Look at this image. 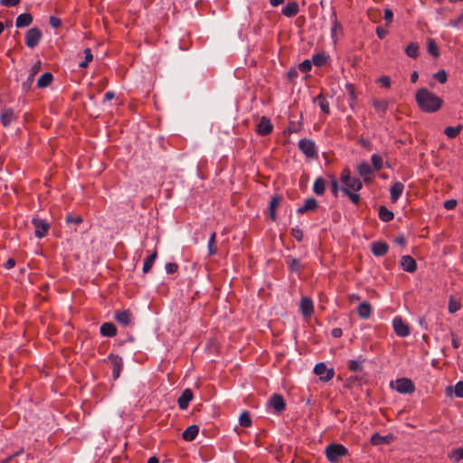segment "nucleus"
Instances as JSON below:
<instances>
[{
    "label": "nucleus",
    "instance_id": "f257e3e1",
    "mask_svg": "<svg viewBox=\"0 0 463 463\" xmlns=\"http://www.w3.org/2000/svg\"><path fill=\"white\" fill-rule=\"evenodd\" d=\"M415 99L419 108L427 113L438 111L442 105V99L426 88L420 89Z\"/></svg>",
    "mask_w": 463,
    "mask_h": 463
},
{
    "label": "nucleus",
    "instance_id": "f03ea898",
    "mask_svg": "<svg viewBox=\"0 0 463 463\" xmlns=\"http://www.w3.org/2000/svg\"><path fill=\"white\" fill-rule=\"evenodd\" d=\"M326 458L331 463H338L339 460L348 455V449L342 444L331 443L326 447Z\"/></svg>",
    "mask_w": 463,
    "mask_h": 463
},
{
    "label": "nucleus",
    "instance_id": "7ed1b4c3",
    "mask_svg": "<svg viewBox=\"0 0 463 463\" xmlns=\"http://www.w3.org/2000/svg\"><path fill=\"white\" fill-rule=\"evenodd\" d=\"M392 389L402 394H411L415 391V386L412 381L409 378H400L394 383H391Z\"/></svg>",
    "mask_w": 463,
    "mask_h": 463
},
{
    "label": "nucleus",
    "instance_id": "20e7f679",
    "mask_svg": "<svg viewBox=\"0 0 463 463\" xmlns=\"http://www.w3.org/2000/svg\"><path fill=\"white\" fill-rule=\"evenodd\" d=\"M42 37H43V33L40 31V29H38L37 27L29 29L26 32L25 37H24V42H25L26 46L30 49H33L34 47H36L39 44Z\"/></svg>",
    "mask_w": 463,
    "mask_h": 463
},
{
    "label": "nucleus",
    "instance_id": "39448f33",
    "mask_svg": "<svg viewBox=\"0 0 463 463\" xmlns=\"http://www.w3.org/2000/svg\"><path fill=\"white\" fill-rule=\"evenodd\" d=\"M299 150L307 157L313 158L317 156V151L314 141L307 138H302L298 142Z\"/></svg>",
    "mask_w": 463,
    "mask_h": 463
},
{
    "label": "nucleus",
    "instance_id": "423d86ee",
    "mask_svg": "<svg viewBox=\"0 0 463 463\" xmlns=\"http://www.w3.org/2000/svg\"><path fill=\"white\" fill-rule=\"evenodd\" d=\"M32 223L34 226L35 237L43 238L47 234L50 225L45 220L40 218H33Z\"/></svg>",
    "mask_w": 463,
    "mask_h": 463
},
{
    "label": "nucleus",
    "instance_id": "0eeeda50",
    "mask_svg": "<svg viewBox=\"0 0 463 463\" xmlns=\"http://www.w3.org/2000/svg\"><path fill=\"white\" fill-rule=\"evenodd\" d=\"M392 326L395 333L401 337H405L410 335L409 326L399 316L392 319Z\"/></svg>",
    "mask_w": 463,
    "mask_h": 463
},
{
    "label": "nucleus",
    "instance_id": "6e6552de",
    "mask_svg": "<svg viewBox=\"0 0 463 463\" xmlns=\"http://www.w3.org/2000/svg\"><path fill=\"white\" fill-rule=\"evenodd\" d=\"M315 374L318 375L322 381L327 382L331 380L335 372L333 369H327L326 365L324 363H319L314 367Z\"/></svg>",
    "mask_w": 463,
    "mask_h": 463
},
{
    "label": "nucleus",
    "instance_id": "1a4fd4ad",
    "mask_svg": "<svg viewBox=\"0 0 463 463\" xmlns=\"http://www.w3.org/2000/svg\"><path fill=\"white\" fill-rule=\"evenodd\" d=\"M109 361L111 363L112 365V378L113 380H117L120 373L123 369V361L122 358L118 355L110 354L108 356Z\"/></svg>",
    "mask_w": 463,
    "mask_h": 463
},
{
    "label": "nucleus",
    "instance_id": "9d476101",
    "mask_svg": "<svg viewBox=\"0 0 463 463\" xmlns=\"http://www.w3.org/2000/svg\"><path fill=\"white\" fill-rule=\"evenodd\" d=\"M115 320L123 326H129L132 325L133 316L130 310H118L115 312Z\"/></svg>",
    "mask_w": 463,
    "mask_h": 463
},
{
    "label": "nucleus",
    "instance_id": "9b49d317",
    "mask_svg": "<svg viewBox=\"0 0 463 463\" xmlns=\"http://www.w3.org/2000/svg\"><path fill=\"white\" fill-rule=\"evenodd\" d=\"M41 61H38L32 66L26 80L22 83V88L24 91H28L31 89L34 76L41 71Z\"/></svg>",
    "mask_w": 463,
    "mask_h": 463
},
{
    "label": "nucleus",
    "instance_id": "f8f14e48",
    "mask_svg": "<svg viewBox=\"0 0 463 463\" xmlns=\"http://www.w3.org/2000/svg\"><path fill=\"white\" fill-rule=\"evenodd\" d=\"M272 130L273 125L271 124L270 120L266 117H262L257 125V133L261 136H266L271 133Z\"/></svg>",
    "mask_w": 463,
    "mask_h": 463
},
{
    "label": "nucleus",
    "instance_id": "ddd939ff",
    "mask_svg": "<svg viewBox=\"0 0 463 463\" xmlns=\"http://www.w3.org/2000/svg\"><path fill=\"white\" fill-rule=\"evenodd\" d=\"M269 404L277 412H281L286 408L285 401L280 394H273L269 399Z\"/></svg>",
    "mask_w": 463,
    "mask_h": 463
},
{
    "label": "nucleus",
    "instance_id": "4468645a",
    "mask_svg": "<svg viewBox=\"0 0 463 463\" xmlns=\"http://www.w3.org/2000/svg\"><path fill=\"white\" fill-rule=\"evenodd\" d=\"M373 169L369 165L367 162H362L357 165V172L361 177H363L365 183L372 181L370 175L373 174Z\"/></svg>",
    "mask_w": 463,
    "mask_h": 463
},
{
    "label": "nucleus",
    "instance_id": "2eb2a0df",
    "mask_svg": "<svg viewBox=\"0 0 463 463\" xmlns=\"http://www.w3.org/2000/svg\"><path fill=\"white\" fill-rule=\"evenodd\" d=\"M401 266L403 270L412 273L417 269V263L415 260L410 255H404L401 260Z\"/></svg>",
    "mask_w": 463,
    "mask_h": 463
},
{
    "label": "nucleus",
    "instance_id": "dca6fc26",
    "mask_svg": "<svg viewBox=\"0 0 463 463\" xmlns=\"http://www.w3.org/2000/svg\"><path fill=\"white\" fill-rule=\"evenodd\" d=\"M17 117L14 114V111L12 109H5L0 115L1 123L5 127L10 126L14 120H16Z\"/></svg>",
    "mask_w": 463,
    "mask_h": 463
},
{
    "label": "nucleus",
    "instance_id": "f3484780",
    "mask_svg": "<svg viewBox=\"0 0 463 463\" xmlns=\"http://www.w3.org/2000/svg\"><path fill=\"white\" fill-rule=\"evenodd\" d=\"M404 190V184L401 182H394L390 188L391 200L392 203L398 201Z\"/></svg>",
    "mask_w": 463,
    "mask_h": 463
},
{
    "label": "nucleus",
    "instance_id": "a211bd4d",
    "mask_svg": "<svg viewBox=\"0 0 463 463\" xmlns=\"http://www.w3.org/2000/svg\"><path fill=\"white\" fill-rule=\"evenodd\" d=\"M300 309L304 317H310L314 312V305L311 298L304 297L300 301Z\"/></svg>",
    "mask_w": 463,
    "mask_h": 463
},
{
    "label": "nucleus",
    "instance_id": "6ab92c4d",
    "mask_svg": "<svg viewBox=\"0 0 463 463\" xmlns=\"http://www.w3.org/2000/svg\"><path fill=\"white\" fill-rule=\"evenodd\" d=\"M389 246L386 242L374 241L372 243V252L376 257H382L387 253Z\"/></svg>",
    "mask_w": 463,
    "mask_h": 463
},
{
    "label": "nucleus",
    "instance_id": "aec40b11",
    "mask_svg": "<svg viewBox=\"0 0 463 463\" xmlns=\"http://www.w3.org/2000/svg\"><path fill=\"white\" fill-rule=\"evenodd\" d=\"M318 207V203L317 201L313 198V197H310V198H307L306 201H305V203L303 206L299 207L298 209V213L299 214H304V213H307L308 212H313L315 211L317 208Z\"/></svg>",
    "mask_w": 463,
    "mask_h": 463
},
{
    "label": "nucleus",
    "instance_id": "412c9836",
    "mask_svg": "<svg viewBox=\"0 0 463 463\" xmlns=\"http://www.w3.org/2000/svg\"><path fill=\"white\" fill-rule=\"evenodd\" d=\"M193 399V392L190 389H185L181 396L178 398V406L182 410H185L188 407L189 402Z\"/></svg>",
    "mask_w": 463,
    "mask_h": 463
},
{
    "label": "nucleus",
    "instance_id": "4be33fe9",
    "mask_svg": "<svg viewBox=\"0 0 463 463\" xmlns=\"http://www.w3.org/2000/svg\"><path fill=\"white\" fill-rule=\"evenodd\" d=\"M99 331L101 335L112 337L117 334V327L113 323L106 322L100 326Z\"/></svg>",
    "mask_w": 463,
    "mask_h": 463
},
{
    "label": "nucleus",
    "instance_id": "5701e85b",
    "mask_svg": "<svg viewBox=\"0 0 463 463\" xmlns=\"http://www.w3.org/2000/svg\"><path fill=\"white\" fill-rule=\"evenodd\" d=\"M282 200V197L280 195H275L272 196L269 204V217L272 221H276L277 219V213L276 210L280 204Z\"/></svg>",
    "mask_w": 463,
    "mask_h": 463
},
{
    "label": "nucleus",
    "instance_id": "b1692460",
    "mask_svg": "<svg viewBox=\"0 0 463 463\" xmlns=\"http://www.w3.org/2000/svg\"><path fill=\"white\" fill-rule=\"evenodd\" d=\"M299 11L298 4L295 1L289 2L282 8V14L286 17H293Z\"/></svg>",
    "mask_w": 463,
    "mask_h": 463
},
{
    "label": "nucleus",
    "instance_id": "393cba45",
    "mask_svg": "<svg viewBox=\"0 0 463 463\" xmlns=\"http://www.w3.org/2000/svg\"><path fill=\"white\" fill-rule=\"evenodd\" d=\"M198 432L199 427L197 425H190L184 430L182 437L186 441H192L195 439Z\"/></svg>",
    "mask_w": 463,
    "mask_h": 463
},
{
    "label": "nucleus",
    "instance_id": "a878e982",
    "mask_svg": "<svg viewBox=\"0 0 463 463\" xmlns=\"http://www.w3.org/2000/svg\"><path fill=\"white\" fill-rule=\"evenodd\" d=\"M357 312L361 318L367 319L372 314V307L368 302L364 301L358 306Z\"/></svg>",
    "mask_w": 463,
    "mask_h": 463
},
{
    "label": "nucleus",
    "instance_id": "bb28decb",
    "mask_svg": "<svg viewBox=\"0 0 463 463\" xmlns=\"http://www.w3.org/2000/svg\"><path fill=\"white\" fill-rule=\"evenodd\" d=\"M33 22V16L32 14L28 13L21 14L17 16L15 21V25L18 28L28 26Z\"/></svg>",
    "mask_w": 463,
    "mask_h": 463
},
{
    "label": "nucleus",
    "instance_id": "cd10ccee",
    "mask_svg": "<svg viewBox=\"0 0 463 463\" xmlns=\"http://www.w3.org/2000/svg\"><path fill=\"white\" fill-rule=\"evenodd\" d=\"M53 80V76L51 72H44L40 76L37 80V87L40 89H43L48 87Z\"/></svg>",
    "mask_w": 463,
    "mask_h": 463
},
{
    "label": "nucleus",
    "instance_id": "c85d7f7f",
    "mask_svg": "<svg viewBox=\"0 0 463 463\" xmlns=\"http://www.w3.org/2000/svg\"><path fill=\"white\" fill-rule=\"evenodd\" d=\"M392 439V436H382L379 433H374L371 438V443L374 446L388 444Z\"/></svg>",
    "mask_w": 463,
    "mask_h": 463
},
{
    "label": "nucleus",
    "instance_id": "c756f323",
    "mask_svg": "<svg viewBox=\"0 0 463 463\" xmlns=\"http://www.w3.org/2000/svg\"><path fill=\"white\" fill-rule=\"evenodd\" d=\"M326 190V180L323 177H317L313 184V192L317 195L324 194Z\"/></svg>",
    "mask_w": 463,
    "mask_h": 463
},
{
    "label": "nucleus",
    "instance_id": "7c9ffc66",
    "mask_svg": "<svg viewBox=\"0 0 463 463\" xmlns=\"http://www.w3.org/2000/svg\"><path fill=\"white\" fill-rule=\"evenodd\" d=\"M344 188H347L349 191L350 189L355 192L360 191L363 187L362 182L358 178L353 176L348 181L344 183Z\"/></svg>",
    "mask_w": 463,
    "mask_h": 463
},
{
    "label": "nucleus",
    "instance_id": "2f4dec72",
    "mask_svg": "<svg viewBox=\"0 0 463 463\" xmlns=\"http://www.w3.org/2000/svg\"><path fill=\"white\" fill-rule=\"evenodd\" d=\"M286 262L288 264V269L292 272H300L302 269V264L298 259L287 257Z\"/></svg>",
    "mask_w": 463,
    "mask_h": 463
},
{
    "label": "nucleus",
    "instance_id": "473e14b6",
    "mask_svg": "<svg viewBox=\"0 0 463 463\" xmlns=\"http://www.w3.org/2000/svg\"><path fill=\"white\" fill-rule=\"evenodd\" d=\"M389 102L385 99H373V106L377 113L383 115L388 109Z\"/></svg>",
    "mask_w": 463,
    "mask_h": 463
},
{
    "label": "nucleus",
    "instance_id": "72a5a7b5",
    "mask_svg": "<svg viewBox=\"0 0 463 463\" xmlns=\"http://www.w3.org/2000/svg\"><path fill=\"white\" fill-rule=\"evenodd\" d=\"M314 101L318 104L320 109L323 112H325L326 114L330 113L329 102L323 96V94H319L318 96H317L316 99H314Z\"/></svg>",
    "mask_w": 463,
    "mask_h": 463
},
{
    "label": "nucleus",
    "instance_id": "f704fd0d",
    "mask_svg": "<svg viewBox=\"0 0 463 463\" xmlns=\"http://www.w3.org/2000/svg\"><path fill=\"white\" fill-rule=\"evenodd\" d=\"M379 218L383 222H390L394 218V214L392 211L388 210L385 206H380L379 208Z\"/></svg>",
    "mask_w": 463,
    "mask_h": 463
},
{
    "label": "nucleus",
    "instance_id": "c9c22d12",
    "mask_svg": "<svg viewBox=\"0 0 463 463\" xmlns=\"http://www.w3.org/2000/svg\"><path fill=\"white\" fill-rule=\"evenodd\" d=\"M157 252L155 250L149 257H147L143 265L142 271L143 273H148L151 270V268L156 260Z\"/></svg>",
    "mask_w": 463,
    "mask_h": 463
},
{
    "label": "nucleus",
    "instance_id": "e433bc0d",
    "mask_svg": "<svg viewBox=\"0 0 463 463\" xmlns=\"http://www.w3.org/2000/svg\"><path fill=\"white\" fill-rule=\"evenodd\" d=\"M405 53L413 59L419 56V44L416 43H410L405 48Z\"/></svg>",
    "mask_w": 463,
    "mask_h": 463
},
{
    "label": "nucleus",
    "instance_id": "4c0bfd02",
    "mask_svg": "<svg viewBox=\"0 0 463 463\" xmlns=\"http://www.w3.org/2000/svg\"><path fill=\"white\" fill-rule=\"evenodd\" d=\"M427 49H428V52L430 55H432L433 57L438 58L439 56V48L433 39H431V38L428 39Z\"/></svg>",
    "mask_w": 463,
    "mask_h": 463
},
{
    "label": "nucleus",
    "instance_id": "58836bf2",
    "mask_svg": "<svg viewBox=\"0 0 463 463\" xmlns=\"http://www.w3.org/2000/svg\"><path fill=\"white\" fill-rule=\"evenodd\" d=\"M462 130V126L458 125L457 127H448L445 128L444 133L449 138L456 137Z\"/></svg>",
    "mask_w": 463,
    "mask_h": 463
},
{
    "label": "nucleus",
    "instance_id": "ea45409f",
    "mask_svg": "<svg viewBox=\"0 0 463 463\" xmlns=\"http://www.w3.org/2000/svg\"><path fill=\"white\" fill-rule=\"evenodd\" d=\"M208 254L214 255L217 252L216 233L213 232L208 241Z\"/></svg>",
    "mask_w": 463,
    "mask_h": 463
},
{
    "label": "nucleus",
    "instance_id": "a19ab883",
    "mask_svg": "<svg viewBox=\"0 0 463 463\" xmlns=\"http://www.w3.org/2000/svg\"><path fill=\"white\" fill-rule=\"evenodd\" d=\"M327 56L324 53H317L313 55L312 61L316 66L321 67L326 64Z\"/></svg>",
    "mask_w": 463,
    "mask_h": 463
},
{
    "label": "nucleus",
    "instance_id": "79ce46f5",
    "mask_svg": "<svg viewBox=\"0 0 463 463\" xmlns=\"http://www.w3.org/2000/svg\"><path fill=\"white\" fill-rule=\"evenodd\" d=\"M371 161L373 163V169L374 171H379L383 168V158L381 156L377 155V154H373L372 156H371Z\"/></svg>",
    "mask_w": 463,
    "mask_h": 463
},
{
    "label": "nucleus",
    "instance_id": "37998d69",
    "mask_svg": "<svg viewBox=\"0 0 463 463\" xmlns=\"http://www.w3.org/2000/svg\"><path fill=\"white\" fill-rule=\"evenodd\" d=\"M449 458H451L454 462H459L463 458V447L453 449L449 454Z\"/></svg>",
    "mask_w": 463,
    "mask_h": 463
},
{
    "label": "nucleus",
    "instance_id": "c03bdc74",
    "mask_svg": "<svg viewBox=\"0 0 463 463\" xmlns=\"http://www.w3.org/2000/svg\"><path fill=\"white\" fill-rule=\"evenodd\" d=\"M239 422L242 427H250L251 425V420L248 411H243L239 417Z\"/></svg>",
    "mask_w": 463,
    "mask_h": 463
},
{
    "label": "nucleus",
    "instance_id": "a18cd8bd",
    "mask_svg": "<svg viewBox=\"0 0 463 463\" xmlns=\"http://www.w3.org/2000/svg\"><path fill=\"white\" fill-rule=\"evenodd\" d=\"M84 53H85V59L79 64V66L80 68H86L89 65V62H90L93 59V55H92L90 48H86L84 50Z\"/></svg>",
    "mask_w": 463,
    "mask_h": 463
},
{
    "label": "nucleus",
    "instance_id": "49530a36",
    "mask_svg": "<svg viewBox=\"0 0 463 463\" xmlns=\"http://www.w3.org/2000/svg\"><path fill=\"white\" fill-rule=\"evenodd\" d=\"M341 191L349 197L352 203L357 204L360 202L361 197L358 194L352 193L347 188H341Z\"/></svg>",
    "mask_w": 463,
    "mask_h": 463
},
{
    "label": "nucleus",
    "instance_id": "de8ad7c7",
    "mask_svg": "<svg viewBox=\"0 0 463 463\" xmlns=\"http://www.w3.org/2000/svg\"><path fill=\"white\" fill-rule=\"evenodd\" d=\"M330 186H331V192L335 197H337L338 191H339V185L336 178L334 175L330 176Z\"/></svg>",
    "mask_w": 463,
    "mask_h": 463
},
{
    "label": "nucleus",
    "instance_id": "09e8293b",
    "mask_svg": "<svg viewBox=\"0 0 463 463\" xmlns=\"http://www.w3.org/2000/svg\"><path fill=\"white\" fill-rule=\"evenodd\" d=\"M348 367L353 372H361L363 370V364L360 360L350 361Z\"/></svg>",
    "mask_w": 463,
    "mask_h": 463
},
{
    "label": "nucleus",
    "instance_id": "8fccbe9b",
    "mask_svg": "<svg viewBox=\"0 0 463 463\" xmlns=\"http://www.w3.org/2000/svg\"><path fill=\"white\" fill-rule=\"evenodd\" d=\"M434 78L441 84L445 83L448 80L447 72L444 70L439 71L434 74Z\"/></svg>",
    "mask_w": 463,
    "mask_h": 463
},
{
    "label": "nucleus",
    "instance_id": "3c124183",
    "mask_svg": "<svg viewBox=\"0 0 463 463\" xmlns=\"http://www.w3.org/2000/svg\"><path fill=\"white\" fill-rule=\"evenodd\" d=\"M460 308V304L454 299L450 298L449 301V312L450 314L456 313Z\"/></svg>",
    "mask_w": 463,
    "mask_h": 463
},
{
    "label": "nucleus",
    "instance_id": "603ef678",
    "mask_svg": "<svg viewBox=\"0 0 463 463\" xmlns=\"http://www.w3.org/2000/svg\"><path fill=\"white\" fill-rule=\"evenodd\" d=\"M291 235L298 241H301L303 239V232L299 227L292 228Z\"/></svg>",
    "mask_w": 463,
    "mask_h": 463
},
{
    "label": "nucleus",
    "instance_id": "864d4df0",
    "mask_svg": "<svg viewBox=\"0 0 463 463\" xmlns=\"http://www.w3.org/2000/svg\"><path fill=\"white\" fill-rule=\"evenodd\" d=\"M312 68L311 61L309 60H305L299 64V70L302 72H308Z\"/></svg>",
    "mask_w": 463,
    "mask_h": 463
},
{
    "label": "nucleus",
    "instance_id": "5fc2aeb1",
    "mask_svg": "<svg viewBox=\"0 0 463 463\" xmlns=\"http://www.w3.org/2000/svg\"><path fill=\"white\" fill-rule=\"evenodd\" d=\"M82 222V218L80 216H72V215H67L66 216V222L67 223H75L79 224Z\"/></svg>",
    "mask_w": 463,
    "mask_h": 463
},
{
    "label": "nucleus",
    "instance_id": "6e6d98bb",
    "mask_svg": "<svg viewBox=\"0 0 463 463\" xmlns=\"http://www.w3.org/2000/svg\"><path fill=\"white\" fill-rule=\"evenodd\" d=\"M455 394L457 397L463 398V382H458L455 385Z\"/></svg>",
    "mask_w": 463,
    "mask_h": 463
},
{
    "label": "nucleus",
    "instance_id": "4d7b16f0",
    "mask_svg": "<svg viewBox=\"0 0 463 463\" xmlns=\"http://www.w3.org/2000/svg\"><path fill=\"white\" fill-rule=\"evenodd\" d=\"M165 269L166 273L173 274L177 270L178 266L175 263L168 262L165 264Z\"/></svg>",
    "mask_w": 463,
    "mask_h": 463
},
{
    "label": "nucleus",
    "instance_id": "13d9d810",
    "mask_svg": "<svg viewBox=\"0 0 463 463\" xmlns=\"http://www.w3.org/2000/svg\"><path fill=\"white\" fill-rule=\"evenodd\" d=\"M351 171L348 168H345L341 175V181L345 183L351 178Z\"/></svg>",
    "mask_w": 463,
    "mask_h": 463
},
{
    "label": "nucleus",
    "instance_id": "bf43d9fd",
    "mask_svg": "<svg viewBox=\"0 0 463 463\" xmlns=\"http://www.w3.org/2000/svg\"><path fill=\"white\" fill-rule=\"evenodd\" d=\"M49 23H50L51 26L53 27V28H58L61 24V19H59V18H57L55 16H51Z\"/></svg>",
    "mask_w": 463,
    "mask_h": 463
},
{
    "label": "nucleus",
    "instance_id": "052dcab7",
    "mask_svg": "<svg viewBox=\"0 0 463 463\" xmlns=\"http://www.w3.org/2000/svg\"><path fill=\"white\" fill-rule=\"evenodd\" d=\"M20 3V0H0V4L5 6H15Z\"/></svg>",
    "mask_w": 463,
    "mask_h": 463
},
{
    "label": "nucleus",
    "instance_id": "680f3d73",
    "mask_svg": "<svg viewBox=\"0 0 463 463\" xmlns=\"http://www.w3.org/2000/svg\"><path fill=\"white\" fill-rule=\"evenodd\" d=\"M379 82L385 88H389L391 86V79L388 76H382L379 78Z\"/></svg>",
    "mask_w": 463,
    "mask_h": 463
},
{
    "label": "nucleus",
    "instance_id": "e2e57ef3",
    "mask_svg": "<svg viewBox=\"0 0 463 463\" xmlns=\"http://www.w3.org/2000/svg\"><path fill=\"white\" fill-rule=\"evenodd\" d=\"M457 206V201L454 199L448 200L444 203V207L447 210H453Z\"/></svg>",
    "mask_w": 463,
    "mask_h": 463
},
{
    "label": "nucleus",
    "instance_id": "0e129e2a",
    "mask_svg": "<svg viewBox=\"0 0 463 463\" xmlns=\"http://www.w3.org/2000/svg\"><path fill=\"white\" fill-rule=\"evenodd\" d=\"M393 18V13L391 9H385L384 10V20L387 22V24L392 23Z\"/></svg>",
    "mask_w": 463,
    "mask_h": 463
},
{
    "label": "nucleus",
    "instance_id": "69168bd1",
    "mask_svg": "<svg viewBox=\"0 0 463 463\" xmlns=\"http://www.w3.org/2000/svg\"><path fill=\"white\" fill-rule=\"evenodd\" d=\"M388 33V31L383 27L378 26L376 29V34L380 39H383Z\"/></svg>",
    "mask_w": 463,
    "mask_h": 463
},
{
    "label": "nucleus",
    "instance_id": "338daca9",
    "mask_svg": "<svg viewBox=\"0 0 463 463\" xmlns=\"http://www.w3.org/2000/svg\"><path fill=\"white\" fill-rule=\"evenodd\" d=\"M15 265V261L14 259H8L6 260V262L5 263V268L7 269H10L12 268H14Z\"/></svg>",
    "mask_w": 463,
    "mask_h": 463
},
{
    "label": "nucleus",
    "instance_id": "774afa93",
    "mask_svg": "<svg viewBox=\"0 0 463 463\" xmlns=\"http://www.w3.org/2000/svg\"><path fill=\"white\" fill-rule=\"evenodd\" d=\"M331 334H332V335H333L334 337L338 338V337H340V336L342 335L343 331H342V329H341V328H338V327H337V328H334V329L332 330Z\"/></svg>",
    "mask_w": 463,
    "mask_h": 463
}]
</instances>
